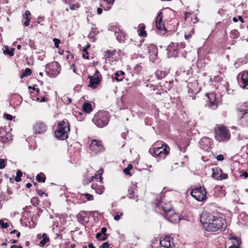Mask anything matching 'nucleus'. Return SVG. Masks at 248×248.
Masks as SVG:
<instances>
[{
    "label": "nucleus",
    "instance_id": "obj_1",
    "mask_svg": "<svg viewBox=\"0 0 248 248\" xmlns=\"http://www.w3.org/2000/svg\"><path fill=\"white\" fill-rule=\"evenodd\" d=\"M201 221L204 225L207 231L216 232L218 230L223 231L226 227V221L224 219L207 213H202L201 216Z\"/></svg>",
    "mask_w": 248,
    "mask_h": 248
},
{
    "label": "nucleus",
    "instance_id": "obj_2",
    "mask_svg": "<svg viewBox=\"0 0 248 248\" xmlns=\"http://www.w3.org/2000/svg\"><path fill=\"white\" fill-rule=\"evenodd\" d=\"M109 114L106 111H99L94 116L92 119L93 122L99 128L107 126L109 121Z\"/></svg>",
    "mask_w": 248,
    "mask_h": 248
},
{
    "label": "nucleus",
    "instance_id": "obj_3",
    "mask_svg": "<svg viewBox=\"0 0 248 248\" xmlns=\"http://www.w3.org/2000/svg\"><path fill=\"white\" fill-rule=\"evenodd\" d=\"M70 131V124L67 120L64 119L58 124L57 129L55 132V137L59 140L66 139L68 132Z\"/></svg>",
    "mask_w": 248,
    "mask_h": 248
},
{
    "label": "nucleus",
    "instance_id": "obj_4",
    "mask_svg": "<svg viewBox=\"0 0 248 248\" xmlns=\"http://www.w3.org/2000/svg\"><path fill=\"white\" fill-rule=\"evenodd\" d=\"M230 137L229 129L224 126H219L215 135V139L218 142L226 141L230 140Z\"/></svg>",
    "mask_w": 248,
    "mask_h": 248
},
{
    "label": "nucleus",
    "instance_id": "obj_5",
    "mask_svg": "<svg viewBox=\"0 0 248 248\" xmlns=\"http://www.w3.org/2000/svg\"><path fill=\"white\" fill-rule=\"evenodd\" d=\"M60 65L57 62H53L46 66V72L50 78H55L60 72Z\"/></svg>",
    "mask_w": 248,
    "mask_h": 248
},
{
    "label": "nucleus",
    "instance_id": "obj_6",
    "mask_svg": "<svg viewBox=\"0 0 248 248\" xmlns=\"http://www.w3.org/2000/svg\"><path fill=\"white\" fill-rule=\"evenodd\" d=\"M207 192L204 187L200 186L192 189L190 192V194L197 201L202 202L207 199Z\"/></svg>",
    "mask_w": 248,
    "mask_h": 248
},
{
    "label": "nucleus",
    "instance_id": "obj_7",
    "mask_svg": "<svg viewBox=\"0 0 248 248\" xmlns=\"http://www.w3.org/2000/svg\"><path fill=\"white\" fill-rule=\"evenodd\" d=\"M169 147L166 144H162L161 147H155L150 149L149 153L153 156H160L161 157L165 158L166 155L169 154V150L167 149Z\"/></svg>",
    "mask_w": 248,
    "mask_h": 248
},
{
    "label": "nucleus",
    "instance_id": "obj_8",
    "mask_svg": "<svg viewBox=\"0 0 248 248\" xmlns=\"http://www.w3.org/2000/svg\"><path fill=\"white\" fill-rule=\"evenodd\" d=\"M238 115L239 117L238 124L242 126L248 125V109H238Z\"/></svg>",
    "mask_w": 248,
    "mask_h": 248
},
{
    "label": "nucleus",
    "instance_id": "obj_9",
    "mask_svg": "<svg viewBox=\"0 0 248 248\" xmlns=\"http://www.w3.org/2000/svg\"><path fill=\"white\" fill-rule=\"evenodd\" d=\"M90 79L89 87L95 88L96 85L99 84L102 79V76L98 70H96L95 73L93 76H89Z\"/></svg>",
    "mask_w": 248,
    "mask_h": 248
},
{
    "label": "nucleus",
    "instance_id": "obj_10",
    "mask_svg": "<svg viewBox=\"0 0 248 248\" xmlns=\"http://www.w3.org/2000/svg\"><path fill=\"white\" fill-rule=\"evenodd\" d=\"M90 150L94 153L97 154L105 150L102 141L96 140H93L90 145Z\"/></svg>",
    "mask_w": 248,
    "mask_h": 248
},
{
    "label": "nucleus",
    "instance_id": "obj_11",
    "mask_svg": "<svg viewBox=\"0 0 248 248\" xmlns=\"http://www.w3.org/2000/svg\"><path fill=\"white\" fill-rule=\"evenodd\" d=\"M47 129V125L44 122L38 121L33 126V133L35 134H44Z\"/></svg>",
    "mask_w": 248,
    "mask_h": 248
},
{
    "label": "nucleus",
    "instance_id": "obj_12",
    "mask_svg": "<svg viewBox=\"0 0 248 248\" xmlns=\"http://www.w3.org/2000/svg\"><path fill=\"white\" fill-rule=\"evenodd\" d=\"M147 53L150 55V60L153 62L156 59L158 54V50L156 46L152 44L147 45Z\"/></svg>",
    "mask_w": 248,
    "mask_h": 248
},
{
    "label": "nucleus",
    "instance_id": "obj_13",
    "mask_svg": "<svg viewBox=\"0 0 248 248\" xmlns=\"http://www.w3.org/2000/svg\"><path fill=\"white\" fill-rule=\"evenodd\" d=\"M12 140L10 133H7L4 129H0V147H3L4 144Z\"/></svg>",
    "mask_w": 248,
    "mask_h": 248
},
{
    "label": "nucleus",
    "instance_id": "obj_14",
    "mask_svg": "<svg viewBox=\"0 0 248 248\" xmlns=\"http://www.w3.org/2000/svg\"><path fill=\"white\" fill-rule=\"evenodd\" d=\"M200 147L204 150L208 151L212 144V140L208 137H204L202 138L199 141Z\"/></svg>",
    "mask_w": 248,
    "mask_h": 248
},
{
    "label": "nucleus",
    "instance_id": "obj_15",
    "mask_svg": "<svg viewBox=\"0 0 248 248\" xmlns=\"http://www.w3.org/2000/svg\"><path fill=\"white\" fill-rule=\"evenodd\" d=\"M206 96L208 97V107L213 110L216 109L217 107V101L216 99V95L214 93H206Z\"/></svg>",
    "mask_w": 248,
    "mask_h": 248
},
{
    "label": "nucleus",
    "instance_id": "obj_16",
    "mask_svg": "<svg viewBox=\"0 0 248 248\" xmlns=\"http://www.w3.org/2000/svg\"><path fill=\"white\" fill-rule=\"evenodd\" d=\"M160 245L165 248H172L174 246L173 239L170 236H165L163 239L160 238Z\"/></svg>",
    "mask_w": 248,
    "mask_h": 248
},
{
    "label": "nucleus",
    "instance_id": "obj_17",
    "mask_svg": "<svg viewBox=\"0 0 248 248\" xmlns=\"http://www.w3.org/2000/svg\"><path fill=\"white\" fill-rule=\"evenodd\" d=\"M167 50L168 51L167 54L169 58L177 56L178 52L177 44L173 43H171L168 46Z\"/></svg>",
    "mask_w": 248,
    "mask_h": 248
},
{
    "label": "nucleus",
    "instance_id": "obj_18",
    "mask_svg": "<svg viewBox=\"0 0 248 248\" xmlns=\"http://www.w3.org/2000/svg\"><path fill=\"white\" fill-rule=\"evenodd\" d=\"M229 239L232 240V245L229 247V248H239L240 245L241 244L240 238L236 237L233 235L229 236Z\"/></svg>",
    "mask_w": 248,
    "mask_h": 248
},
{
    "label": "nucleus",
    "instance_id": "obj_19",
    "mask_svg": "<svg viewBox=\"0 0 248 248\" xmlns=\"http://www.w3.org/2000/svg\"><path fill=\"white\" fill-rule=\"evenodd\" d=\"M166 218L169 222L173 224L179 222L181 219L179 215L177 213H174L172 215L168 213Z\"/></svg>",
    "mask_w": 248,
    "mask_h": 248
},
{
    "label": "nucleus",
    "instance_id": "obj_20",
    "mask_svg": "<svg viewBox=\"0 0 248 248\" xmlns=\"http://www.w3.org/2000/svg\"><path fill=\"white\" fill-rule=\"evenodd\" d=\"M169 73V70L158 69L155 73V76L158 79H162Z\"/></svg>",
    "mask_w": 248,
    "mask_h": 248
},
{
    "label": "nucleus",
    "instance_id": "obj_21",
    "mask_svg": "<svg viewBox=\"0 0 248 248\" xmlns=\"http://www.w3.org/2000/svg\"><path fill=\"white\" fill-rule=\"evenodd\" d=\"M212 177L214 179L217 180H218V179H219V177L220 176V173L222 171V170L220 168L215 167V168H213L212 169Z\"/></svg>",
    "mask_w": 248,
    "mask_h": 248
},
{
    "label": "nucleus",
    "instance_id": "obj_22",
    "mask_svg": "<svg viewBox=\"0 0 248 248\" xmlns=\"http://www.w3.org/2000/svg\"><path fill=\"white\" fill-rule=\"evenodd\" d=\"M124 72L122 71H118L115 73L114 77L112 76V80L117 81H121L124 78Z\"/></svg>",
    "mask_w": 248,
    "mask_h": 248
},
{
    "label": "nucleus",
    "instance_id": "obj_23",
    "mask_svg": "<svg viewBox=\"0 0 248 248\" xmlns=\"http://www.w3.org/2000/svg\"><path fill=\"white\" fill-rule=\"evenodd\" d=\"M240 82L242 84L243 88H246L248 85V72L243 73L242 74Z\"/></svg>",
    "mask_w": 248,
    "mask_h": 248
},
{
    "label": "nucleus",
    "instance_id": "obj_24",
    "mask_svg": "<svg viewBox=\"0 0 248 248\" xmlns=\"http://www.w3.org/2000/svg\"><path fill=\"white\" fill-rule=\"evenodd\" d=\"M132 187L128 189L129 193L128 194V197L130 199H134L136 197L135 191L137 190L136 183L133 184L132 183Z\"/></svg>",
    "mask_w": 248,
    "mask_h": 248
},
{
    "label": "nucleus",
    "instance_id": "obj_25",
    "mask_svg": "<svg viewBox=\"0 0 248 248\" xmlns=\"http://www.w3.org/2000/svg\"><path fill=\"white\" fill-rule=\"evenodd\" d=\"M106 3L102 4V6L105 11L109 10L113 5L115 0H104Z\"/></svg>",
    "mask_w": 248,
    "mask_h": 248
},
{
    "label": "nucleus",
    "instance_id": "obj_26",
    "mask_svg": "<svg viewBox=\"0 0 248 248\" xmlns=\"http://www.w3.org/2000/svg\"><path fill=\"white\" fill-rule=\"evenodd\" d=\"M37 238L39 239L42 238L39 243V246L40 247H44L49 240L46 233H44L42 236H41V234H38Z\"/></svg>",
    "mask_w": 248,
    "mask_h": 248
},
{
    "label": "nucleus",
    "instance_id": "obj_27",
    "mask_svg": "<svg viewBox=\"0 0 248 248\" xmlns=\"http://www.w3.org/2000/svg\"><path fill=\"white\" fill-rule=\"evenodd\" d=\"M91 188L94 189L95 192L98 194H101L104 192V187L102 186H98L97 184H92Z\"/></svg>",
    "mask_w": 248,
    "mask_h": 248
},
{
    "label": "nucleus",
    "instance_id": "obj_28",
    "mask_svg": "<svg viewBox=\"0 0 248 248\" xmlns=\"http://www.w3.org/2000/svg\"><path fill=\"white\" fill-rule=\"evenodd\" d=\"M86 216L87 213L85 211H81L77 216V220L80 223L86 222Z\"/></svg>",
    "mask_w": 248,
    "mask_h": 248
},
{
    "label": "nucleus",
    "instance_id": "obj_29",
    "mask_svg": "<svg viewBox=\"0 0 248 248\" xmlns=\"http://www.w3.org/2000/svg\"><path fill=\"white\" fill-rule=\"evenodd\" d=\"M108 30L113 32L116 36L122 31L120 26L117 25H111L109 26Z\"/></svg>",
    "mask_w": 248,
    "mask_h": 248
},
{
    "label": "nucleus",
    "instance_id": "obj_30",
    "mask_svg": "<svg viewBox=\"0 0 248 248\" xmlns=\"http://www.w3.org/2000/svg\"><path fill=\"white\" fill-rule=\"evenodd\" d=\"M103 173V170L102 169H100L96 172V173L91 177V181L93 179H99L100 183L102 182V174Z\"/></svg>",
    "mask_w": 248,
    "mask_h": 248
},
{
    "label": "nucleus",
    "instance_id": "obj_31",
    "mask_svg": "<svg viewBox=\"0 0 248 248\" xmlns=\"http://www.w3.org/2000/svg\"><path fill=\"white\" fill-rule=\"evenodd\" d=\"M82 108L84 112L88 113H90L93 110L92 105L90 103H84L82 106Z\"/></svg>",
    "mask_w": 248,
    "mask_h": 248
},
{
    "label": "nucleus",
    "instance_id": "obj_32",
    "mask_svg": "<svg viewBox=\"0 0 248 248\" xmlns=\"http://www.w3.org/2000/svg\"><path fill=\"white\" fill-rule=\"evenodd\" d=\"M116 51L115 50H107L105 53L104 58L105 59L106 61L110 58H112L113 56L114 55Z\"/></svg>",
    "mask_w": 248,
    "mask_h": 248
},
{
    "label": "nucleus",
    "instance_id": "obj_33",
    "mask_svg": "<svg viewBox=\"0 0 248 248\" xmlns=\"http://www.w3.org/2000/svg\"><path fill=\"white\" fill-rule=\"evenodd\" d=\"M98 32V29L94 27H93L91 28V32L88 35V37L90 39H94Z\"/></svg>",
    "mask_w": 248,
    "mask_h": 248
},
{
    "label": "nucleus",
    "instance_id": "obj_34",
    "mask_svg": "<svg viewBox=\"0 0 248 248\" xmlns=\"http://www.w3.org/2000/svg\"><path fill=\"white\" fill-rule=\"evenodd\" d=\"M117 40L119 42L122 43H124L125 40L126 39V36L121 31L119 34L116 35Z\"/></svg>",
    "mask_w": 248,
    "mask_h": 248
},
{
    "label": "nucleus",
    "instance_id": "obj_35",
    "mask_svg": "<svg viewBox=\"0 0 248 248\" xmlns=\"http://www.w3.org/2000/svg\"><path fill=\"white\" fill-rule=\"evenodd\" d=\"M238 219L239 220H242L244 222V224H247L248 222V216L245 213H241Z\"/></svg>",
    "mask_w": 248,
    "mask_h": 248
},
{
    "label": "nucleus",
    "instance_id": "obj_36",
    "mask_svg": "<svg viewBox=\"0 0 248 248\" xmlns=\"http://www.w3.org/2000/svg\"><path fill=\"white\" fill-rule=\"evenodd\" d=\"M46 176L43 173H40L37 174L36 177V179L38 182H43L44 183L46 180Z\"/></svg>",
    "mask_w": 248,
    "mask_h": 248
},
{
    "label": "nucleus",
    "instance_id": "obj_37",
    "mask_svg": "<svg viewBox=\"0 0 248 248\" xmlns=\"http://www.w3.org/2000/svg\"><path fill=\"white\" fill-rule=\"evenodd\" d=\"M31 74V70L29 68H26L24 71L21 74L20 77L21 78H23L24 77H27L30 76Z\"/></svg>",
    "mask_w": 248,
    "mask_h": 248
},
{
    "label": "nucleus",
    "instance_id": "obj_38",
    "mask_svg": "<svg viewBox=\"0 0 248 248\" xmlns=\"http://www.w3.org/2000/svg\"><path fill=\"white\" fill-rule=\"evenodd\" d=\"M139 35L140 37H146L147 33L145 31V27L142 26L139 30H138Z\"/></svg>",
    "mask_w": 248,
    "mask_h": 248
},
{
    "label": "nucleus",
    "instance_id": "obj_39",
    "mask_svg": "<svg viewBox=\"0 0 248 248\" xmlns=\"http://www.w3.org/2000/svg\"><path fill=\"white\" fill-rule=\"evenodd\" d=\"M32 93L31 92V97L33 100L40 101L41 102H45L47 100V99L46 98V97L45 96H43V97H42L41 100H40L39 97H37L36 98H34L33 97V95L32 94Z\"/></svg>",
    "mask_w": 248,
    "mask_h": 248
},
{
    "label": "nucleus",
    "instance_id": "obj_40",
    "mask_svg": "<svg viewBox=\"0 0 248 248\" xmlns=\"http://www.w3.org/2000/svg\"><path fill=\"white\" fill-rule=\"evenodd\" d=\"M83 197H86V199L88 201H92L93 200V195L88 193L85 194H81L80 196V198H82Z\"/></svg>",
    "mask_w": 248,
    "mask_h": 248
},
{
    "label": "nucleus",
    "instance_id": "obj_41",
    "mask_svg": "<svg viewBox=\"0 0 248 248\" xmlns=\"http://www.w3.org/2000/svg\"><path fill=\"white\" fill-rule=\"evenodd\" d=\"M156 28L160 31H166L164 24L163 22L155 23Z\"/></svg>",
    "mask_w": 248,
    "mask_h": 248
},
{
    "label": "nucleus",
    "instance_id": "obj_42",
    "mask_svg": "<svg viewBox=\"0 0 248 248\" xmlns=\"http://www.w3.org/2000/svg\"><path fill=\"white\" fill-rule=\"evenodd\" d=\"M96 238L100 241H104L107 238V236H104L100 232H98L96 234Z\"/></svg>",
    "mask_w": 248,
    "mask_h": 248
},
{
    "label": "nucleus",
    "instance_id": "obj_43",
    "mask_svg": "<svg viewBox=\"0 0 248 248\" xmlns=\"http://www.w3.org/2000/svg\"><path fill=\"white\" fill-rule=\"evenodd\" d=\"M22 175V172L20 170H18L16 171V176L15 178V181L17 182L21 181V177Z\"/></svg>",
    "mask_w": 248,
    "mask_h": 248
},
{
    "label": "nucleus",
    "instance_id": "obj_44",
    "mask_svg": "<svg viewBox=\"0 0 248 248\" xmlns=\"http://www.w3.org/2000/svg\"><path fill=\"white\" fill-rule=\"evenodd\" d=\"M162 18H163V13L162 12H159L157 14V16L156 18L155 23H159L160 22H163Z\"/></svg>",
    "mask_w": 248,
    "mask_h": 248
},
{
    "label": "nucleus",
    "instance_id": "obj_45",
    "mask_svg": "<svg viewBox=\"0 0 248 248\" xmlns=\"http://www.w3.org/2000/svg\"><path fill=\"white\" fill-rule=\"evenodd\" d=\"M133 168V166L132 164H129L127 166V168H125L124 169L123 171H124V172L126 174V175H129L130 174V170H132Z\"/></svg>",
    "mask_w": 248,
    "mask_h": 248
},
{
    "label": "nucleus",
    "instance_id": "obj_46",
    "mask_svg": "<svg viewBox=\"0 0 248 248\" xmlns=\"http://www.w3.org/2000/svg\"><path fill=\"white\" fill-rule=\"evenodd\" d=\"M69 4V8L71 10H75L78 9L79 7V4L78 3H76L75 4L68 3Z\"/></svg>",
    "mask_w": 248,
    "mask_h": 248
},
{
    "label": "nucleus",
    "instance_id": "obj_47",
    "mask_svg": "<svg viewBox=\"0 0 248 248\" xmlns=\"http://www.w3.org/2000/svg\"><path fill=\"white\" fill-rule=\"evenodd\" d=\"M231 37L233 38H237L239 36V32L237 30H232L231 32Z\"/></svg>",
    "mask_w": 248,
    "mask_h": 248
},
{
    "label": "nucleus",
    "instance_id": "obj_48",
    "mask_svg": "<svg viewBox=\"0 0 248 248\" xmlns=\"http://www.w3.org/2000/svg\"><path fill=\"white\" fill-rule=\"evenodd\" d=\"M31 202L34 206H37L38 205L39 200L37 198L33 197L31 199Z\"/></svg>",
    "mask_w": 248,
    "mask_h": 248
},
{
    "label": "nucleus",
    "instance_id": "obj_49",
    "mask_svg": "<svg viewBox=\"0 0 248 248\" xmlns=\"http://www.w3.org/2000/svg\"><path fill=\"white\" fill-rule=\"evenodd\" d=\"M185 75H186V78H187L190 77V75H191V70L189 69L187 71H184L182 73V75L184 76Z\"/></svg>",
    "mask_w": 248,
    "mask_h": 248
},
{
    "label": "nucleus",
    "instance_id": "obj_50",
    "mask_svg": "<svg viewBox=\"0 0 248 248\" xmlns=\"http://www.w3.org/2000/svg\"><path fill=\"white\" fill-rule=\"evenodd\" d=\"M191 86H192V85H190V84H188V93L189 94H190V96H191V94H194L195 93H197V92L194 89H192L191 88Z\"/></svg>",
    "mask_w": 248,
    "mask_h": 248
},
{
    "label": "nucleus",
    "instance_id": "obj_51",
    "mask_svg": "<svg viewBox=\"0 0 248 248\" xmlns=\"http://www.w3.org/2000/svg\"><path fill=\"white\" fill-rule=\"evenodd\" d=\"M6 166V160L0 158V169H4Z\"/></svg>",
    "mask_w": 248,
    "mask_h": 248
},
{
    "label": "nucleus",
    "instance_id": "obj_52",
    "mask_svg": "<svg viewBox=\"0 0 248 248\" xmlns=\"http://www.w3.org/2000/svg\"><path fill=\"white\" fill-rule=\"evenodd\" d=\"M228 175L226 173H223L222 171L220 173V176H219V178L217 180H222L224 179H226L228 178Z\"/></svg>",
    "mask_w": 248,
    "mask_h": 248
},
{
    "label": "nucleus",
    "instance_id": "obj_53",
    "mask_svg": "<svg viewBox=\"0 0 248 248\" xmlns=\"http://www.w3.org/2000/svg\"><path fill=\"white\" fill-rule=\"evenodd\" d=\"M172 83V81L169 80V81H165V84L164 85V86L169 89L170 88H171V84Z\"/></svg>",
    "mask_w": 248,
    "mask_h": 248
},
{
    "label": "nucleus",
    "instance_id": "obj_54",
    "mask_svg": "<svg viewBox=\"0 0 248 248\" xmlns=\"http://www.w3.org/2000/svg\"><path fill=\"white\" fill-rule=\"evenodd\" d=\"M142 67L139 64L136 65L134 68V71L136 73H139L141 70Z\"/></svg>",
    "mask_w": 248,
    "mask_h": 248
},
{
    "label": "nucleus",
    "instance_id": "obj_55",
    "mask_svg": "<svg viewBox=\"0 0 248 248\" xmlns=\"http://www.w3.org/2000/svg\"><path fill=\"white\" fill-rule=\"evenodd\" d=\"M0 225H1V227L2 228L6 229L9 227V225L7 223H4V221L2 220H0Z\"/></svg>",
    "mask_w": 248,
    "mask_h": 248
},
{
    "label": "nucleus",
    "instance_id": "obj_56",
    "mask_svg": "<svg viewBox=\"0 0 248 248\" xmlns=\"http://www.w3.org/2000/svg\"><path fill=\"white\" fill-rule=\"evenodd\" d=\"M53 42L54 43L55 46L56 48H58L59 46V44H60V43L61 42L60 40L59 39L55 38L53 39Z\"/></svg>",
    "mask_w": 248,
    "mask_h": 248
},
{
    "label": "nucleus",
    "instance_id": "obj_57",
    "mask_svg": "<svg viewBox=\"0 0 248 248\" xmlns=\"http://www.w3.org/2000/svg\"><path fill=\"white\" fill-rule=\"evenodd\" d=\"M3 117L8 120H12L13 119V116L7 113H4Z\"/></svg>",
    "mask_w": 248,
    "mask_h": 248
},
{
    "label": "nucleus",
    "instance_id": "obj_58",
    "mask_svg": "<svg viewBox=\"0 0 248 248\" xmlns=\"http://www.w3.org/2000/svg\"><path fill=\"white\" fill-rule=\"evenodd\" d=\"M99 248H111L109 247V244L108 242H106L103 244H102Z\"/></svg>",
    "mask_w": 248,
    "mask_h": 248
},
{
    "label": "nucleus",
    "instance_id": "obj_59",
    "mask_svg": "<svg viewBox=\"0 0 248 248\" xmlns=\"http://www.w3.org/2000/svg\"><path fill=\"white\" fill-rule=\"evenodd\" d=\"M10 51L9 47L8 46H5V49L3 50L4 54L5 55H9V54H10Z\"/></svg>",
    "mask_w": 248,
    "mask_h": 248
},
{
    "label": "nucleus",
    "instance_id": "obj_60",
    "mask_svg": "<svg viewBox=\"0 0 248 248\" xmlns=\"http://www.w3.org/2000/svg\"><path fill=\"white\" fill-rule=\"evenodd\" d=\"M213 80L215 82H219L222 80V78L220 76L217 75L214 77Z\"/></svg>",
    "mask_w": 248,
    "mask_h": 248
},
{
    "label": "nucleus",
    "instance_id": "obj_61",
    "mask_svg": "<svg viewBox=\"0 0 248 248\" xmlns=\"http://www.w3.org/2000/svg\"><path fill=\"white\" fill-rule=\"evenodd\" d=\"M31 15V13L29 11H26L24 14L23 15V17L25 19L30 18V16Z\"/></svg>",
    "mask_w": 248,
    "mask_h": 248
},
{
    "label": "nucleus",
    "instance_id": "obj_62",
    "mask_svg": "<svg viewBox=\"0 0 248 248\" xmlns=\"http://www.w3.org/2000/svg\"><path fill=\"white\" fill-rule=\"evenodd\" d=\"M107 231V230L106 228L103 227L101 228V232H100L101 233V234H102L103 235L107 236V233H106Z\"/></svg>",
    "mask_w": 248,
    "mask_h": 248
},
{
    "label": "nucleus",
    "instance_id": "obj_63",
    "mask_svg": "<svg viewBox=\"0 0 248 248\" xmlns=\"http://www.w3.org/2000/svg\"><path fill=\"white\" fill-rule=\"evenodd\" d=\"M123 216V213L121 212L120 213V215H119L118 214L116 215L115 216H114V219L116 221H118L120 218H121V217Z\"/></svg>",
    "mask_w": 248,
    "mask_h": 248
},
{
    "label": "nucleus",
    "instance_id": "obj_64",
    "mask_svg": "<svg viewBox=\"0 0 248 248\" xmlns=\"http://www.w3.org/2000/svg\"><path fill=\"white\" fill-rule=\"evenodd\" d=\"M240 176L241 177H244V178H247L248 177V173L246 171H245V172L243 171L241 173Z\"/></svg>",
    "mask_w": 248,
    "mask_h": 248
}]
</instances>
